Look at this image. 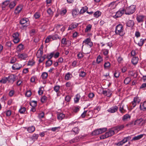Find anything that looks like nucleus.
Returning <instances> with one entry per match:
<instances>
[{"mask_svg": "<svg viewBox=\"0 0 146 146\" xmlns=\"http://www.w3.org/2000/svg\"><path fill=\"white\" fill-rule=\"evenodd\" d=\"M93 135H97L100 134L98 129L94 130L92 133Z\"/></svg>", "mask_w": 146, "mask_h": 146, "instance_id": "4d7b16f0", "label": "nucleus"}, {"mask_svg": "<svg viewBox=\"0 0 146 146\" xmlns=\"http://www.w3.org/2000/svg\"><path fill=\"white\" fill-rule=\"evenodd\" d=\"M145 17V16L144 15H137L136 19L138 22H143L144 21V19Z\"/></svg>", "mask_w": 146, "mask_h": 146, "instance_id": "9b49d317", "label": "nucleus"}, {"mask_svg": "<svg viewBox=\"0 0 146 146\" xmlns=\"http://www.w3.org/2000/svg\"><path fill=\"white\" fill-rule=\"evenodd\" d=\"M60 128V127L59 126L58 127H52L51 128V130L53 131H59Z\"/></svg>", "mask_w": 146, "mask_h": 146, "instance_id": "6e6d98bb", "label": "nucleus"}, {"mask_svg": "<svg viewBox=\"0 0 146 146\" xmlns=\"http://www.w3.org/2000/svg\"><path fill=\"white\" fill-rule=\"evenodd\" d=\"M22 67L21 64L16 63L14 64L12 66V68L13 70H18L20 69Z\"/></svg>", "mask_w": 146, "mask_h": 146, "instance_id": "2eb2a0df", "label": "nucleus"}, {"mask_svg": "<svg viewBox=\"0 0 146 146\" xmlns=\"http://www.w3.org/2000/svg\"><path fill=\"white\" fill-rule=\"evenodd\" d=\"M47 99V98L45 96H43L41 98V101L42 102L44 103Z\"/></svg>", "mask_w": 146, "mask_h": 146, "instance_id": "338daca9", "label": "nucleus"}, {"mask_svg": "<svg viewBox=\"0 0 146 146\" xmlns=\"http://www.w3.org/2000/svg\"><path fill=\"white\" fill-rule=\"evenodd\" d=\"M110 63L108 62H107L104 63V67L105 69H108L110 67Z\"/></svg>", "mask_w": 146, "mask_h": 146, "instance_id": "09e8293b", "label": "nucleus"}, {"mask_svg": "<svg viewBox=\"0 0 146 146\" xmlns=\"http://www.w3.org/2000/svg\"><path fill=\"white\" fill-rule=\"evenodd\" d=\"M88 9V8L86 6L83 7L79 12L80 15L83 14Z\"/></svg>", "mask_w": 146, "mask_h": 146, "instance_id": "cd10ccee", "label": "nucleus"}, {"mask_svg": "<svg viewBox=\"0 0 146 146\" xmlns=\"http://www.w3.org/2000/svg\"><path fill=\"white\" fill-rule=\"evenodd\" d=\"M131 79L130 78L127 77L125 79L124 82L126 84H128L131 81Z\"/></svg>", "mask_w": 146, "mask_h": 146, "instance_id": "37998d69", "label": "nucleus"}, {"mask_svg": "<svg viewBox=\"0 0 146 146\" xmlns=\"http://www.w3.org/2000/svg\"><path fill=\"white\" fill-rule=\"evenodd\" d=\"M54 53L53 52H52L50 54H48L46 56V58H48V60L50 59L53 56Z\"/></svg>", "mask_w": 146, "mask_h": 146, "instance_id": "13d9d810", "label": "nucleus"}, {"mask_svg": "<svg viewBox=\"0 0 146 146\" xmlns=\"http://www.w3.org/2000/svg\"><path fill=\"white\" fill-rule=\"evenodd\" d=\"M91 39L90 38H86L85 40H84L83 42V45L82 46V49L83 48L84 46V44H88L89 42L90 41Z\"/></svg>", "mask_w": 146, "mask_h": 146, "instance_id": "f704fd0d", "label": "nucleus"}, {"mask_svg": "<svg viewBox=\"0 0 146 146\" xmlns=\"http://www.w3.org/2000/svg\"><path fill=\"white\" fill-rule=\"evenodd\" d=\"M40 16V13L38 12H36L34 15L35 18L36 19L39 18Z\"/></svg>", "mask_w": 146, "mask_h": 146, "instance_id": "603ef678", "label": "nucleus"}, {"mask_svg": "<svg viewBox=\"0 0 146 146\" xmlns=\"http://www.w3.org/2000/svg\"><path fill=\"white\" fill-rule=\"evenodd\" d=\"M44 113L43 112H42L41 113H39L38 114V117L40 119L44 117Z\"/></svg>", "mask_w": 146, "mask_h": 146, "instance_id": "e2e57ef3", "label": "nucleus"}, {"mask_svg": "<svg viewBox=\"0 0 146 146\" xmlns=\"http://www.w3.org/2000/svg\"><path fill=\"white\" fill-rule=\"evenodd\" d=\"M131 116L128 114H126L122 117V120L123 121H127L128 119H130Z\"/></svg>", "mask_w": 146, "mask_h": 146, "instance_id": "bb28decb", "label": "nucleus"}, {"mask_svg": "<svg viewBox=\"0 0 146 146\" xmlns=\"http://www.w3.org/2000/svg\"><path fill=\"white\" fill-rule=\"evenodd\" d=\"M17 76L14 74H11L8 77V82L10 84H13L14 82L17 80Z\"/></svg>", "mask_w": 146, "mask_h": 146, "instance_id": "39448f33", "label": "nucleus"}, {"mask_svg": "<svg viewBox=\"0 0 146 146\" xmlns=\"http://www.w3.org/2000/svg\"><path fill=\"white\" fill-rule=\"evenodd\" d=\"M12 44L11 41H8L6 43V46L8 47V48H10Z\"/></svg>", "mask_w": 146, "mask_h": 146, "instance_id": "5fc2aeb1", "label": "nucleus"}, {"mask_svg": "<svg viewBox=\"0 0 146 146\" xmlns=\"http://www.w3.org/2000/svg\"><path fill=\"white\" fill-rule=\"evenodd\" d=\"M103 94L108 97H110L112 94V92L111 90L108 89L106 90H103L102 92Z\"/></svg>", "mask_w": 146, "mask_h": 146, "instance_id": "6ab92c4d", "label": "nucleus"}, {"mask_svg": "<svg viewBox=\"0 0 146 146\" xmlns=\"http://www.w3.org/2000/svg\"><path fill=\"white\" fill-rule=\"evenodd\" d=\"M146 40V39L141 38L138 42L137 44L140 46H141L144 43Z\"/></svg>", "mask_w": 146, "mask_h": 146, "instance_id": "72a5a7b5", "label": "nucleus"}, {"mask_svg": "<svg viewBox=\"0 0 146 146\" xmlns=\"http://www.w3.org/2000/svg\"><path fill=\"white\" fill-rule=\"evenodd\" d=\"M19 33L18 32H16L13 34L12 36L13 38V41L15 43H17L19 42Z\"/></svg>", "mask_w": 146, "mask_h": 146, "instance_id": "423d86ee", "label": "nucleus"}, {"mask_svg": "<svg viewBox=\"0 0 146 146\" xmlns=\"http://www.w3.org/2000/svg\"><path fill=\"white\" fill-rule=\"evenodd\" d=\"M139 58L137 57H133L131 60V62L134 65L136 64L138 61Z\"/></svg>", "mask_w": 146, "mask_h": 146, "instance_id": "b1692460", "label": "nucleus"}, {"mask_svg": "<svg viewBox=\"0 0 146 146\" xmlns=\"http://www.w3.org/2000/svg\"><path fill=\"white\" fill-rule=\"evenodd\" d=\"M26 110V108L25 107L21 108L19 110V112L21 113H23Z\"/></svg>", "mask_w": 146, "mask_h": 146, "instance_id": "0e129e2a", "label": "nucleus"}, {"mask_svg": "<svg viewBox=\"0 0 146 146\" xmlns=\"http://www.w3.org/2000/svg\"><path fill=\"white\" fill-rule=\"evenodd\" d=\"M124 127L123 125H118L114 127L111 130H110L104 134V135H102L101 137L102 139H105L114 135L115 132H117L122 129Z\"/></svg>", "mask_w": 146, "mask_h": 146, "instance_id": "f257e3e1", "label": "nucleus"}, {"mask_svg": "<svg viewBox=\"0 0 146 146\" xmlns=\"http://www.w3.org/2000/svg\"><path fill=\"white\" fill-rule=\"evenodd\" d=\"M52 40H56L58 39L60 40L61 39V37L59 36L57 34H55L53 35H51Z\"/></svg>", "mask_w": 146, "mask_h": 146, "instance_id": "c85d7f7f", "label": "nucleus"}, {"mask_svg": "<svg viewBox=\"0 0 146 146\" xmlns=\"http://www.w3.org/2000/svg\"><path fill=\"white\" fill-rule=\"evenodd\" d=\"M65 117V115L62 113L57 114V118L59 120H61Z\"/></svg>", "mask_w": 146, "mask_h": 146, "instance_id": "c756f323", "label": "nucleus"}, {"mask_svg": "<svg viewBox=\"0 0 146 146\" xmlns=\"http://www.w3.org/2000/svg\"><path fill=\"white\" fill-rule=\"evenodd\" d=\"M78 24L76 23H73L70 25L68 28V30H72L76 28L78 25Z\"/></svg>", "mask_w": 146, "mask_h": 146, "instance_id": "dca6fc26", "label": "nucleus"}, {"mask_svg": "<svg viewBox=\"0 0 146 146\" xmlns=\"http://www.w3.org/2000/svg\"><path fill=\"white\" fill-rule=\"evenodd\" d=\"M124 105H121L119 108V111L122 114L126 112V110L124 109Z\"/></svg>", "mask_w": 146, "mask_h": 146, "instance_id": "4c0bfd02", "label": "nucleus"}, {"mask_svg": "<svg viewBox=\"0 0 146 146\" xmlns=\"http://www.w3.org/2000/svg\"><path fill=\"white\" fill-rule=\"evenodd\" d=\"M60 86L59 85H56L53 88L54 90L56 93L57 96H59L61 95V93L60 91Z\"/></svg>", "mask_w": 146, "mask_h": 146, "instance_id": "ddd939ff", "label": "nucleus"}, {"mask_svg": "<svg viewBox=\"0 0 146 146\" xmlns=\"http://www.w3.org/2000/svg\"><path fill=\"white\" fill-rule=\"evenodd\" d=\"M18 56L19 58L21 59L22 60H25L26 58L27 57V55L24 53L19 54L18 55Z\"/></svg>", "mask_w": 146, "mask_h": 146, "instance_id": "412c9836", "label": "nucleus"}, {"mask_svg": "<svg viewBox=\"0 0 146 146\" xmlns=\"http://www.w3.org/2000/svg\"><path fill=\"white\" fill-rule=\"evenodd\" d=\"M61 43L63 44L67 45L68 43L70 45V41L69 40H66V39L65 38H63L62 39L61 41Z\"/></svg>", "mask_w": 146, "mask_h": 146, "instance_id": "393cba45", "label": "nucleus"}, {"mask_svg": "<svg viewBox=\"0 0 146 146\" xmlns=\"http://www.w3.org/2000/svg\"><path fill=\"white\" fill-rule=\"evenodd\" d=\"M101 14V12L100 11H98L94 13V17L96 18H98L100 16Z\"/></svg>", "mask_w": 146, "mask_h": 146, "instance_id": "ea45409f", "label": "nucleus"}, {"mask_svg": "<svg viewBox=\"0 0 146 146\" xmlns=\"http://www.w3.org/2000/svg\"><path fill=\"white\" fill-rule=\"evenodd\" d=\"M52 60H48L46 62V66L49 67L52 64Z\"/></svg>", "mask_w": 146, "mask_h": 146, "instance_id": "c03bdc74", "label": "nucleus"}, {"mask_svg": "<svg viewBox=\"0 0 146 146\" xmlns=\"http://www.w3.org/2000/svg\"><path fill=\"white\" fill-rule=\"evenodd\" d=\"M115 1H113L111 2L110 4L106 5V7H109L111 9H113L115 8L117 4L115 3Z\"/></svg>", "mask_w": 146, "mask_h": 146, "instance_id": "4468645a", "label": "nucleus"}, {"mask_svg": "<svg viewBox=\"0 0 146 146\" xmlns=\"http://www.w3.org/2000/svg\"><path fill=\"white\" fill-rule=\"evenodd\" d=\"M118 109V107L116 106H114L110 108L109 109L107 110L108 112L111 113H113L116 112Z\"/></svg>", "mask_w": 146, "mask_h": 146, "instance_id": "9d476101", "label": "nucleus"}, {"mask_svg": "<svg viewBox=\"0 0 146 146\" xmlns=\"http://www.w3.org/2000/svg\"><path fill=\"white\" fill-rule=\"evenodd\" d=\"M101 109V107L100 106H98L96 108L94 109V111L95 113H97Z\"/></svg>", "mask_w": 146, "mask_h": 146, "instance_id": "69168bd1", "label": "nucleus"}, {"mask_svg": "<svg viewBox=\"0 0 146 146\" xmlns=\"http://www.w3.org/2000/svg\"><path fill=\"white\" fill-rule=\"evenodd\" d=\"M16 5L15 1L11 2L9 4V7L11 9L13 8Z\"/></svg>", "mask_w": 146, "mask_h": 146, "instance_id": "a19ab883", "label": "nucleus"}, {"mask_svg": "<svg viewBox=\"0 0 146 146\" xmlns=\"http://www.w3.org/2000/svg\"><path fill=\"white\" fill-rule=\"evenodd\" d=\"M125 12V9L123 8H121L116 13L115 15H113V17L114 18H116L120 17Z\"/></svg>", "mask_w": 146, "mask_h": 146, "instance_id": "20e7f679", "label": "nucleus"}, {"mask_svg": "<svg viewBox=\"0 0 146 146\" xmlns=\"http://www.w3.org/2000/svg\"><path fill=\"white\" fill-rule=\"evenodd\" d=\"M15 91L14 90H10L9 93V96L10 97H12L15 94Z\"/></svg>", "mask_w": 146, "mask_h": 146, "instance_id": "052dcab7", "label": "nucleus"}, {"mask_svg": "<svg viewBox=\"0 0 146 146\" xmlns=\"http://www.w3.org/2000/svg\"><path fill=\"white\" fill-rule=\"evenodd\" d=\"M92 27V25L90 24L88 25L85 29V32H87L89 31L90 30Z\"/></svg>", "mask_w": 146, "mask_h": 146, "instance_id": "8fccbe9b", "label": "nucleus"}, {"mask_svg": "<svg viewBox=\"0 0 146 146\" xmlns=\"http://www.w3.org/2000/svg\"><path fill=\"white\" fill-rule=\"evenodd\" d=\"M43 46L42 45L40 47L39 49L38 50L36 55L38 58L42 56L43 54Z\"/></svg>", "mask_w": 146, "mask_h": 146, "instance_id": "1a4fd4ad", "label": "nucleus"}, {"mask_svg": "<svg viewBox=\"0 0 146 146\" xmlns=\"http://www.w3.org/2000/svg\"><path fill=\"white\" fill-rule=\"evenodd\" d=\"M7 81H8V77H3L2 78L1 80H0V83L5 84L7 83Z\"/></svg>", "mask_w": 146, "mask_h": 146, "instance_id": "473e14b6", "label": "nucleus"}, {"mask_svg": "<svg viewBox=\"0 0 146 146\" xmlns=\"http://www.w3.org/2000/svg\"><path fill=\"white\" fill-rule=\"evenodd\" d=\"M71 99V98L69 95L66 96L65 98V101L67 102H69L70 101Z\"/></svg>", "mask_w": 146, "mask_h": 146, "instance_id": "680f3d73", "label": "nucleus"}, {"mask_svg": "<svg viewBox=\"0 0 146 146\" xmlns=\"http://www.w3.org/2000/svg\"><path fill=\"white\" fill-rule=\"evenodd\" d=\"M80 96L79 94H77L76 95L75 97L74 98V102L75 103H78L80 98Z\"/></svg>", "mask_w": 146, "mask_h": 146, "instance_id": "2f4dec72", "label": "nucleus"}, {"mask_svg": "<svg viewBox=\"0 0 146 146\" xmlns=\"http://www.w3.org/2000/svg\"><path fill=\"white\" fill-rule=\"evenodd\" d=\"M143 135L144 134H140L137 136H135L133 138L131 141H136L139 140L143 137Z\"/></svg>", "mask_w": 146, "mask_h": 146, "instance_id": "a878e982", "label": "nucleus"}, {"mask_svg": "<svg viewBox=\"0 0 146 146\" xmlns=\"http://www.w3.org/2000/svg\"><path fill=\"white\" fill-rule=\"evenodd\" d=\"M73 131L75 134H77L79 132V130L77 127H75L72 129V130L71 131Z\"/></svg>", "mask_w": 146, "mask_h": 146, "instance_id": "3c124183", "label": "nucleus"}, {"mask_svg": "<svg viewBox=\"0 0 146 146\" xmlns=\"http://www.w3.org/2000/svg\"><path fill=\"white\" fill-rule=\"evenodd\" d=\"M100 134L104 133L107 130V128H103L98 129Z\"/></svg>", "mask_w": 146, "mask_h": 146, "instance_id": "bf43d9fd", "label": "nucleus"}, {"mask_svg": "<svg viewBox=\"0 0 146 146\" xmlns=\"http://www.w3.org/2000/svg\"><path fill=\"white\" fill-rule=\"evenodd\" d=\"M48 73L45 72H43L41 75V77L42 79L44 80L47 78L48 77Z\"/></svg>", "mask_w": 146, "mask_h": 146, "instance_id": "58836bf2", "label": "nucleus"}, {"mask_svg": "<svg viewBox=\"0 0 146 146\" xmlns=\"http://www.w3.org/2000/svg\"><path fill=\"white\" fill-rule=\"evenodd\" d=\"M72 14L73 17H75L76 16L80 15L79 10L78 9H73L72 10Z\"/></svg>", "mask_w": 146, "mask_h": 146, "instance_id": "5701e85b", "label": "nucleus"}, {"mask_svg": "<svg viewBox=\"0 0 146 146\" xmlns=\"http://www.w3.org/2000/svg\"><path fill=\"white\" fill-rule=\"evenodd\" d=\"M52 40L51 35H49L47 37L45 40V43H48L50 41H52Z\"/></svg>", "mask_w": 146, "mask_h": 146, "instance_id": "79ce46f5", "label": "nucleus"}, {"mask_svg": "<svg viewBox=\"0 0 146 146\" xmlns=\"http://www.w3.org/2000/svg\"><path fill=\"white\" fill-rule=\"evenodd\" d=\"M115 32L116 35H119L120 36H123L125 33L123 25L121 24L117 25L115 27Z\"/></svg>", "mask_w": 146, "mask_h": 146, "instance_id": "f03ea898", "label": "nucleus"}, {"mask_svg": "<svg viewBox=\"0 0 146 146\" xmlns=\"http://www.w3.org/2000/svg\"><path fill=\"white\" fill-rule=\"evenodd\" d=\"M71 74L69 72H68L65 76V79L67 80H68L71 78Z\"/></svg>", "mask_w": 146, "mask_h": 146, "instance_id": "49530a36", "label": "nucleus"}, {"mask_svg": "<svg viewBox=\"0 0 146 146\" xmlns=\"http://www.w3.org/2000/svg\"><path fill=\"white\" fill-rule=\"evenodd\" d=\"M23 6L21 5L18 6L15 8V13L16 14H19L21 11L23 9Z\"/></svg>", "mask_w": 146, "mask_h": 146, "instance_id": "f3484780", "label": "nucleus"}, {"mask_svg": "<svg viewBox=\"0 0 146 146\" xmlns=\"http://www.w3.org/2000/svg\"><path fill=\"white\" fill-rule=\"evenodd\" d=\"M103 60L102 57L100 55L97 57L96 61L98 64H99Z\"/></svg>", "mask_w": 146, "mask_h": 146, "instance_id": "7c9ffc66", "label": "nucleus"}, {"mask_svg": "<svg viewBox=\"0 0 146 146\" xmlns=\"http://www.w3.org/2000/svg\"><path fill=\"white\" fill-rule=\"evenodd\" d=\"M140 110L145 111L146 110V101L141 103L139 106Z\"/></svg>", "mask_w": 146, "mask_h": 146, "instance_id": "4be33fe9", "label": "nucleus"}, {"mask_svg": "<svg viewBox=\"0 0 146 146\" xmlns=\"http://www.w3.org/2000/svg\"><path fill=\"white\" fill-rule=\"evenodd\" d=\"M136 6L135 5H131L127 7L125 10V14L126 15H130L133 13L135 10Z\"/></svg>", "mask_w": 146, "mask_h": 146, "instance_id": "7ed1b4c3", "label": "nucleus"}, {"mask_svg": "<svg viewBox=\"0 0 146 146\" xmlns=\"http://www.w3.org/2000/svg\"><path fill=\"white\" fill-rule=\"evenodd\" d=\"M140 102V100L137 97H135L133 100L132 102V106L131 108H134L136 105L137 103H139Z\"/></svg>", "mask_w": 146, "mask_h": 146, "instance_id": "f8f14e48", "label": "nucleus"}, {"mask_svg": "<svg viewBox=\"0 0 146 146\" xmlns=\"http://www.w3.org/2000/svg\"><path fill=\"white\" fill-rule=\"evenodd\" d=\"M143 119L141 118L136 120L134 122V125H137V126H141L143 124Z\"/></svg>", "mask_w": 146, "mask_h": 146, "instance_id": "6e6552de", "label": "nucleus"}, {"mask_svg": "<svg viewBox=\"0 0 146 146\" xmlns=\"http://www.w3.org/2000/svg\"><path fill=\"white\" fill-rule=\"evenodd\" d=\"M102 52L104 55L107 56L109 53V50L107 49H103L102 50Z\"/></svg>", "mask_w": 146, "mask_h": 146, "instance_id": "864d4df0", "label": "nucleus"}, {"mask_svg": "<svg viewBox=\"0 0 146 146\" xmlns=\"http://www.w3.org/2000/svg\"><path fill=\"white\" fill-rule=\"evenodd\" d=\"M30 105L32 107H35L37 106V102L35 101H32Z\"/></svg>", "mask_w": 146, "mask_h": 146, "instance_id": "de8ad7c7", "label": "nucleus"}, {"mask_svg": "<svg viewBox=\"0 0 146 146\" xmlns=\"http://www.w3.org/2000/svg\"><path fill=\"white\" fill-rule=\"evenodd\" d=\"M35 130V128L34 126H31V127H29L27 129V131L29 133H32Z\"/></svg>", "mask_w": 146, "mask_h": 146, "instance_id": "c9c22d12", "label": "nucleus"}, {"mask_svg": "<svg viewBox=\"0 0 146 146\" xmlns=\"http://www.w3.org/2000/svg\"><path fill=\"white\" fill-rule=\"evenodd\" d=\"M77 55L79 59H81L84 56L83 53L81 52H79Z\"/></svg>", "mask_w": 146, "mask_h": 146, "instance_id": "774afa93", "label": "nucleus"}, {"mask_svg": "<svg viewBox=\"0 0 146 146\" xmlns=\"http://www.w3.org/2000/svg\"><path fill=\"white\" fill-rule=\"evenodd\" d=\"M131 139V137L129 136L127 137H125L122 141L123 143H125L126 142H127V141L129 140H130Z\"/></svg>", "mask_w": 146, "mask_h": 146, "instance_id": "a18cd8bd", "label": "nucleus"}, {"mask_svg": "<svg viewBox=\"0 0 146 146\" xmlns=\"http://www.w3.org/2000/svg\"><path fill=\"white\" fill-rule=\"evenodd\" d=\"M28 20L26 18H23L20 21L19 23L21 25L25 24L27 22Z\"/></svg>", "mask_w": 146, "mask_h": 146, "instance_id": "e433bc0d", "label": "nucleus"}, {"mask_svg": "<svg viewBox=\"0 0 146 146\" xmlns=\"http://www.w3.org/2000/svg\"><path fill=\"white\" fill-rule=\"evenodd\" d=\"M9 0H6L2 3V8L3 10L5 9L6 7L9 4Z\"/></svg>", "mask_w": 146, "mask_h": 146, "instance_id": "a211bd4d", "label": "nucleus"}, {"mask_svg": "<svg viewBox=\"0 0 146 146\" xmlns=\"http://www.w3.org/2000/svg\"><path fill=\"white\" fill-rule=\"evenodd\" d=\"M126 24L128 27H132L134 25V22L133 20H129L126 23Z\"/></svg>", "mask_w": 146, "mask_h": 146, "instance_id": "aec40b11", "label": "nucleus"}, {"mask_svg": "<svg viewBox=\"0 0 146 146\" xmlns=\"http://www.w3.org/2000/svg\"><path fill=\"white\" fill-rule=\"evenodd\" d=\"M84 137V136H83L82 135H80L71 140L70 141V143H72L77 142L80 141V140L83 139Z\"/></svg>", "mask_w": 146, "mask_h": 146, "instance_id": "0eeeda50", "label": "nucleus"}]
</instances>
